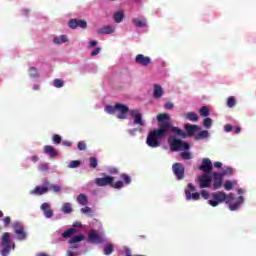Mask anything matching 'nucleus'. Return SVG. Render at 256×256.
I'll list each match as a JSON object with an SVG mask.
<instances>
[{
    "mask_svg": "<svg viewBox=\"0 0 256 256\" xmlns=\"http://www.w3.org/2000/svg\"><path fill=\"white\" fill-rule=\"evenodd\" d=\"M97 241V231H92L88 236V243H93Z\"/></svg>",
    "mask_w": 256,
    "mask_h": 256,
    "instance_id": "nucleus-36",
    "label": "nucleus"
},
{
    "mask_svg": "<svg viewBox=\"0 0 256 256\" xmlns=\"http://www.w3.org/2000/svg\"><path fill=\"white\" fill-rule=\"evenodd\" d=\"M62 211L66 215L73 212V208L71 207V203H64L62 205Z\"/></svg>",
    "mask_w": 256,
    "mask_h": 256,
    "instance_id": "nucleus-32",
    "label": "nucleus"
},
{
    "mask_svg": "<svg viewBox=\"0 0 256 256\" xmlns=\"http://www.w3.org/2000/svg\"><path fill=\"white\" fill-rule=\"evenodd\" d=\"M116 111H118L120 114L117 115L118 119H125V114L129 113V107L127 105L117 103L116 104Z\"/></svg>",
    "mask_w": 256,
    "mask_h": 256,
    "instance_id": "nucleus-17",
    "label": "nucleus"
},
{
    "mask_svg": "<svg viewBox=\"0 0 256 256\" xmlns=\"http://www.w3.org/2000/svg\"><path fill=\"white\" fill-rule=\"evenodd\" d=\"M224 130L226 131V133H231V131H233V126H231V124H226L224 126Z\"/></svg>",
    "mask_w": 256,
    "mask_h": 256,
    "instance_id": "nucleus-52",
    "label": "nucleus"
},
{
    "mask_svg": "<svg viewBox=\"0 0 256 256\" xmlns=\"http://www.w3.org/2000/svg\"><path fill=\"white\" fill-rule=\"evenodd\" d=\"M201 196L203 197V199H209V192H207V190H202Z\"/></svg>",
    "mask_w": 256,
    "mask_h": 256,
    "instance_id": "nucleus-55",
    "label": "nucleus"
},
{
    "mask_svg": "<svg viewBox=\"0 0 256 256\" xmlns=\"http://www.w3.org/2000/svg\"><path fill=\"white\" fill-rule=\"evenodd\" d=\"M14 233L18 236L20 241H23L27 238V234L25 233V229L19 223L14 224Z\"/></svg>",
    "mask_w": 256,
    "mask_h": 256,
    "instance_id": "nucleus-16",
    "label": "nucleus"
},
{
    "mask_svg": "<svg viewBox=\"0 0 256 256\" xmlns=\"http://www.w3.org/2000/svg\"><path fill=\"white\" fill-rule=\"evenodd\" d=\"M53 85L54 87H56L57 89H61V87H63V85H65V82L61 79H55L53 81Z\"/></svg>",
    "mask_w": 256,
    "mask_h": 256,
    "instance_id": "nucleus-37",
    "label": "nucleus"
},
{
    "mask_svg": "<svg viewBox=\"0 0 256 256\" xmlns=\"http://www.w3.org/2000/svg\"><path fill=\"white\" fill-rule=\"evenodd\" d=\"M108 172L110 173V175H117L119 173V169H117V168H110L108 170Z\"/></svg>",
    "mask_w": 256,
    "mask_h": 256,
    "instance_id": "nucleus-53",
    "label": "nucleus"
},
{
    "mask_svg": "<svg viewBox=\"0 0 256 256\" xmlns=\"http://www.w3.org/2000/svg\"><path fill=\"white\" fill-rule=\"evenodd\" d=\"M76 200L80 205H83V206L87 205V195L85 194L78 195Z\"/></svg>",
    "mask_w": 256,
    "mask_h": 256,
    "instance_id": "nucleus-31",
    "label": "nucleus"
},
{
    "mask_svg": "<svg viewBox=\"0 0 256 256\" xmlns=\"http://www.w3.org/2000/svg\"><path fill=\"white\" fill-rule=\"evenodd\" d=\"M10 223H11V217L6 216L4 218V227H9Z\"/></svg>",
    "mask_w": 256,
    "mask_h": 256,
    "instance_id": "nucleus-51",
    "label": "nucleus"
},
{
    "mask_svg": "<svg viewBox=\"0 0 256 256\" xmlns=\"http://www.w3.org/2000/svg\"><path fill=\"white\" fill-rule=\"evenodd\" d=\"M44 153L49 155L52 159L57 157V150L53 146H44Z\"/></svg>",
    "mask_w": 256,
    "mask_h": 256,
    "instance_id": "nucleus-21",
    "label": "nucleus"
},
{
    "mask_svg": "<svg viewBox=\"0 0 256 256\" xmlns=\"http://www.w3.org/2000/svg\"><path fill=\"white\" fill-rule=\"evenodd\" d=\"M31 161H33V163H37V161H39V156L37 155L32 156Z\"/></svg>",
    "mask_w": 256,
    "mask_h": 256,
    "instance_id": "nucleus-57",
    "label": "nucleus"
},
{
    "mask_svg": "<svg viewBox=\"0 0 256 256\" xmlns=\"http://www.w3.org/2000/svg\"><path fill=\"white\" fill-rule=\"evenodd\" d=\"M29 76L30 77H39V71L35 67L29 68Z\"/></svg>",
    "mask_w": 256,
    "mask_h": 256,
    "instance_id": "nucleus-38",
    "label": "nucleus"
},
{
    "mask_svg": "<svg viewBox=\"0 0 256 256\" xmlns=\"http://www.w3.org/2000/svg\"><path fill=\"white\" fill-rule=\"evenodd\" d=\"M105 111L107 113H109V115H113L115 114V111H117V104H115L114 106L112 105H108L105 107Z\"/></svg>",
    "mask_w": 256,
    "mask_h": 256,
    "instance_id": "nucleus-34",
    "label": "nucleus"
},
{
    "mask_svg": "<svg viewBox=\"0 0 256 256\" xmlns=\"http://www.w3.org/2000/svg\"><path fill=\"white\" fill-rule=\"evenodd\" d=\"M62 144L64 145V147H71L70 141H63Z\"/></svg>",
    "mask_w": 256,
    "mask_h": 256,
    "instance_id": "nucleus-58",
    "label": "nucleus"
},
{
    "mask_svg": "<svg viewBox=\"0 0 256 256\" xmlns=\"http://www.w3.org/2000/svg\"><path fill=\"white\" fill-rule=\"evenodd\" d=\"M98 187H112V189H123L125 184L123 181L118 180L115 182V178L113 176H105L103 178H97Z\"/></svg>",
    "mask_w": 256,
    "mask_h": 256,
    "instance_id": "nucleus-3",
    "label": "nucleus"
},
{
    "mask_svg": "<svg viewBox=\"0 0 256 256\" xmlns=\"http://www.w3.org/2000/svg\"><path fill=\"white\" fill-rule=\"evenodd\" d=\"M200 115L201 117H209V108L207 106H204L200 109Z\"/></svg>",
    "mask_w": 256,
    "mask_h": 256,
    "instance_id": "nucleus-40",
    "label": "nucleus"
},
{
    "mask_svg": "<svg viewBox=\"0 0 256 256\" xmlns=\"http://www.w3.org/2000/svg\"><path fill=\"white\" fill-rule=\"evenodd\" d=\"M236 101H235V97H233V96H230L228 99H227V105H228V107H235V105H236Z\"/></svg>",
    "mask_w": 256,
    "mask_h": 256,
    "instance_id": "nucleus-41",
    "label": "nucleus"
},
{
    "mask_svg": "<svg viewBox=\"0 0 256 256\" xmlns=\"http://www.w3.org/2000/svg\"><path fill=\"white\" fill-rule=\"evenodd\" d=\"M198 181L200 189H207L211 187V181H213V178L207 174H202L198 177Z\"/></svg>",
    "mask_w": 256,
    "mask_h": 256,
    "instance_id": "nucleus-9",
    "label": "nucleus"
},
{
    "mask_svg": "<svg viewBox=\"0 0 256 256\" xmlns=\"http://www.w3.org/2000/svg\"><path fill=\"white\" fill-rule=\"evenodd\" d=\"M79 151H85V149H87V144H85L84 141H80L78 142V145H77Z\"/></svg>",
    "mask_w": 256,
    "mask_h": 256,
    "instance_id": "nucleus-47",
    "label": "nucleus"
},
{
    "mask_svg": "<svg viewBox=\"0 0 256 256\" xmlns=\"http://www.w3.org/2000/svg\"><path fill=\"white\" fill-rule=\"evenodd\" d=\"M67 256H77V255H75L71 250H68L67 251Z\"/></svg>",
    "mask_w": 256,
    "mask_h": 256,
    "instance_id": "nucleus-62",
    "label": "nucleus"
},
{
    "mask_svg": "<svg viewBox=\"0 0 256 256\" xmlns=\"http://www.w3.org/2000/svg\"><path fill=\"white\" fill-rule=\"evenodd\" d=\"M124 18H125V14L123 13V11H117L116 13H114L115 23H121Z\"/></svg>",
    "mask_w": 256,
    "mask_h": 256,
    "instance_id": "nucleus-27",
    "label": "nucleus"
},
{
    "mask_svg": "<svg viewBox=\"0 0 256 256\" xmlns=\"http://www.w3.org/2000/svg\"><path fill=\"white\" fill-rule=\"evenodd\" d=\"M13 242H11V234L9 232H5L2 235L1 245H2V256H9V253H11V245Z\"/></svg>",
    "mask_w": 256,
    "mask_h": 256,
    "instance_id": "nucleus-6",
    "label": "nucleus"
},
{
    "mask_svg": "<svg viewBox=\"0 0 256 256\" xmlns=\"http://www.w3.org/2000/svg\"><path fill=\"white\" fill-rule=\"evenodd\" d=\"M120 179H122L126 185H131V182L133 181L131 179V176H129L128 174H125V173L120 175Z\"/></svg>",
    "mask_w": 256,
    "mask_h": 256,
    "instance_id": "nucleus-33",
    "label": "nucleus"
},
{
    "mask_svg": "<svg viewBox=\"0 0 256 256\" xmlns=\"http://www.w3.org/2000/svg\"><path fill=\"white\" fill-rule=\"evenodd\" d=\"M211 197L213 200L208 201L211 207H217V205H219L220 203L226 202V204L229 205L230 211H237L239 209V206L243 205L244 201L243 196H239L237 201L234 204H231L235 199V195H233V193L226 194L223 191L212 193Z\"/></svg>",
    "mask_w": 256,
    "mask_h": 256,
    "instance_id": "nucleus-2",
    "label": "nucleus"
},
{
    "mask_svg": "<svg viewBox=\"0 0 256 256\" xmlns=\"http://www.w3.org/2000/svg\"><path fill=\"white\" fill-rule=\"evenodd\" d=\"M68 27H70V29H77V27H80L81 29H87V21L81 19H71L68 22Z\"/></svg>",
    "mask_w": 256,
    "mask_h": 256,
    "instance_id": "nucleus-11",
    "label": "nucleus"
},
{
    "mask_svg": "<svg viewBox=\"0 0 256 256\" xmlns=\"http://www.w3.org/2000/svg\"><path fill=\"white\" fill-rule=\"evenodd\" d=\"M40 209L43 210L44 217H46V219H51V217H53V210L51 209V204L45 202L41 205Z\"/></svg>",
    "mask_w": 256,
    "mask_h": 256,
    "instance_id": "nucleus-18",
    "label": "nucleus"
},
{
    "mask_svg": "<svg viewBox=\"0 0 256 256\" xmlns=\"http://www.w3.org/2000/svg\"><path fill=\"white\" fill-rule=\"evenodd\" d=\"M90 167L95 169L97 167V158H90Z\"/></svg>",
    "mask_w": 256,
    "mask_h": 256,
    "instance_id": "nucleus-49",
    "label": "nucleus"
},
{
    "mask_svg": "<svg viewBox=\"0 0 256 256\" xmlns=\"http://www.w3.org/2000/svg\"><path fill=\"white\" fill-rule=\"evenodd\" d=\"M97 243H104V245L100 246L103 255L109 256L115 251V245L113 243L107 242V238H105V235L101 233H97Z\"/></svg>",
    "mask_w": 256,
    "mask_h": 256,
    "instance_id": "nucleus-4",
    "label": "nucleus"
},
{
    "mask_svg": "<svg viewBox=\"0 0 256 256\" xmlns=\"http://www.w3.org/2000/svg\"><path fill=\"white\" fill-rule=\"evenodd\" d=\"M172 170H173V173H174L176 179H178V181H181L182 179H184L185 166H183V164H181V163L173 164Z\"/></svg>",
    "mask_w": 256,
    "mask_h": 256,
    "instance_id": "nucleus-8",
    "label": "nucleus"
},
{
    "mask_svg": "<svg viewBox=\"0 0 256 256\" xmlns=\"http://www.w3.org/2000/svg\"><path fill=\"white\" fill-rule=\"evenodd\" d=\"M185 129H186L189 137H193V135H195V132L199 131V129H201V128H199V126H197V125L187 124L185 126Z\"/></svg>",
    "mask_w": 256,
    "mask_h": 256,
    "instance_id": "nucleus-22",
    "label": "nucleus"
},
{
    "mask_svg": "<svg viewBox=\"0 0 256 256\" xmlns=\"http://www.w3.org/2000/svg\"><path fill=\"white\" fill-rule=\"evenodd\" d=\"M38 169H39V171H42V172L49 171V164H47V163H40L38 165Z\"/></svg>",
    "mask_w": 256,
    "mask_h": 256,
    "instance_id": "nucleus-42",
    "label": "nucleus"
},
{
    "mask_svg": "<svg viewBox=\"0 0 256 256\" xmlns=\"http://www.w3.org/2000/svg\"><path fill=\"white\" fill-rule=\"evenodd\" d=\"M137 131H138V129L134 128V129L130 130V134L135 135V133H137Z\"/></svg>",
    "mask_w": 256,
    "mask_h": 256,
    "instance_id": "nucleus-61",
    "label": "nucleus"
},
{
    "mask_svg": "<svg viewBox=\"0 0 256 256\" xmlns=\"http://www.w3.org/2000/svg\"><path fill=\"white\" fill-rule=\"evenodd\" d=\"M195 191H197L195 185L188 183L187 188L185 189L186 201H199L201 199V194Z\"/></svg>",
    "mask_w": 256,
    "mask_h": 256,
    "instance_id": "nucleus-7",
    "label": "nucleus"
},
{
    "mask_svg": "<svg viewBox=\"0 0 256 256\" xmlns=\"http://www.w3.org/2000/svg\"><path fill=\"white\" fill-rule=\"evenodd\" d=\"M135 63H137V65H141L142 67H147L148 65H151V58L143 54H138L135 57Z\"/></svg>",
    "mask_w": 256,
    "mask_h": 256,
    "instance_id": "nucleus-13",
    "label": "nucleus"
},
{
    "mask_svg": "<svg viewBox=\"0 0 256 256\" xmlns=\"http://www.w3.org/2000/svg\"><path fill=\"white\" fill-rule=\"evenodd\" d=\"M36 256H49V255H47L46 253H38L36 254Z\"/></svg>",
    "mask_w": 256,
    "mask_h": 256,
    "instance_id": "nucleus-64",
    "label": "nucleus"
},
{
    "mask_svg": "<svg viewBox=\"0 0 256 256\" xmlns=\"http://www.w3.org/2000/svg\"><path fill=\"white\" fill-rule=\"evenodd\" d=\"M99 35H111L115 33V26H104L98 30Z\"/></svg>",
    "mask_w": 256,
    "mask_h": 256,
    "instance_id": "nucleus-19",
    "label": "nucleus"
},
{
    "mask_svg": "<svg viewBox=\"0 0 256 256\" xmlns=\"http://www.w3.org/2000/svg\"><path fill=\"white\" fill-rule=\"evenodd\" d=\"M224 189H226V191H231V189H233V182L227 180L224 184Z\"/></svg>",
    "mask_w": 256,
    "mask_h": 256,
    "instance_id": "nucleus-45",
    "label": "nucleus"
},
{
    "mask_svg": "<svg viewBox=\"0 0 256 256\" xmlns=\"http://www.w3.org/2000/svg\"><path fill=\"white\" fill-rule=\"evenodd\" d=\"M132 23H134L135 27H139V28L147 27V19H145V17L134 18L132 20Z\"/></svg>",
    "mask_w": 256,
    "mask_h": 256,
    "instance_id": "nucleus-20",
    "label": "nucleus"
},
{
    "mask_svg": "<svg viewBox=\"0 0 256 256\" xmlns=\"http://www.w3.org/2000/svg\"><path fill=\"white\" fill-rule=\"evenodd\" d=\"M164 107H165V109L170 111L171 109H173L174 104H173V102H167V103L164 104Z\"/></svg>",
    "mask_w": 256,
    "mask_h": 256,
    "instance_id": "nucleus-50",
    "label": "nucleus"
},
{
    "mask_svg": "<svg viewBox=\"0 0 256 256\" xmlns=\"http://www.w3.org/2000/svg\"><path fill=\"white\" fill-rule=\"evenodd\" d=\"M169 131H173V133H176V135H179V137H183V139L187 137V134H185V132L173 126L171 122H163L159 124L158 129H154L148 134L146 138V144L148 145V147H151L152 149L161 147L160 141L161 139H165L167 137Z\"/></svg>",
    "mask_w": 256,
    "mask_h": 256,
    "instance_id": "nucleus-1",
    "label": "nucleus"
},
{
    "mask_svg": "<svg viewBox=\"0 0 256 256\" xmlns=\"http://www.w3.org/2000/svg\"><path fill=\"white\" fill-rule=\"evenodd\" d=\"M220 174L225 177L226 175H233V168L227 167L223 172H220Z\"/></svg>",
    "mask_w": 256,
    "mask_h": 256,
    "instance_id": "nucleus-44",
    "label": "nucleus"
},
{
    "mask_svg": "<svg viewBox=\"0 0 256 256\" xmlns=\"http://www.w3.org/2000/svg\"><path fill=\"white\" fill-rule=\"evenodd\" d=\"M199 170L204 173H211V171H213V163H211L209 158H204L202 160V165L199 166Z\"/></svg>",
    "mask_w": 256,
    "mask_h": 256,
    "instance_id": "nucleus-14",
    "label": "nucleus"
},
{
    "mask_svg": "<svg viewBox=\"0 0 256 256\" xmlns=\"http://www.w3.org/2000/svg\"><path fill=\"white\" fill-rule=\"evenodd\" d=\"M48 191H54V193H59V191H61V186L56 184H49Z\"/></svg>",
    "mask_w": 256,
    "mask_h": 256,
    "instance_id": "nucleus-35",
    "label": "nucleus"
},
{
    "mask_svg": "<svg viewBox=\"0 0 256 256\" xmlns=\"http://www.w3.org/2000/svg\"><path fill=\"white\" fill-rule=\"evenodd\" d=\"M81 212L84 213L85 215L90 214L91 213V208L86 206V207L81 209Z\"/></svg>",
    "mask_w": 256,
    "mask_h": 256,
    "instance_id": "nucleus-54",
    "label": "nucleus"
},
{
    "mask_svg": "<svg viewBox=\"0 0 256 256\" xmlns=\"http://www.w3.org/2000/svg\"><path fill=\"white\" fill-rule=\"evenodd\" d=\"M158 123H168L167 121H169V119H171V117L169 116V114L167 113H161V114H158L157 117H156Z\"/></svg>",
    "mask_w": 256,
    "mask_h": 256,
    "instance_id": "nucleus-24",
    "label": "nucleus"
},
{
    "mask_svg": "<svg viewBox=\"0 0 256 256\" xmlns=\"http://www.w3.org/2000/svg\"><path fill=\"white\" fill-rule=\"evenodd\" d=\"M185 119H187L188 121L197 122L199 121V115H197V113L195 112H188L187 114H185Z\"/></svg>",
    "mask_w": 256,
    "mask_h": 256,
    "instance_id": "nucleus-26",
    "label": "nucleus"
},
{
    "mask_svg": "<svg viewBox=\"0 0 256 256\" xmlns=\"http://www.w3.org/2000/svg\"><path fill=\"white\" fill-rule=\"evenodd\" d=\"M223 175L220 174V172H213L212 173V180H213V188L215 190L221 189L223 186Z\"/></svg>",
    "mask_w": 256,
    "mask_h": 256,
    "instance_id": "nucleus-10",
    "label": "nucleus"
},
{
    "mask_svg": "<svg viewBox=\"0 0 256 256\" xmlns=\"http://www.w3.org/2000/svg\"><path fill=\"white\" fill-rule=\"evenodd\" d=\"M97 45V41L93 40L89 43V47H95Z\"/></svg>",
    "mask_w": 256,
    "mask_h": 256,
    "instance_id": "nucleus-59",
    "label": "nucleus"
},
{
    "mask_svg": "<svg viewBox=\"0 0 256 256\" xmlns=\"http://www.w3.org/2000/svg\"><path fill=\"white\" fill-rule=\"evenodd\" d=\"M163 97V88L159 84L154 85V99H160Z\"/></svg>",
    "mask_w": 256,
    "mask_h": 256,
    "instance_id": "nucleus-23",
    "label": "nucleus"
},
{
    "mask_svg": "<svg viewBox=\"0 0 256 256\" xmlns=\"http://www.w3.org/2000/svg\"><path fill=\"white\" fill-rule=\"evenodd\" d=\"M76 231L77 229L70 228L62 233V237H64V239H69V237H73V235H75Z\"/></svg>",
    "mask_w": 256,
    "mask_h": 256,
    "instance_id": "nucleus-28",
    "label": "nucleus"
},
{
    "mask_svg": "<svg viewBox=\"0 0 256 256\" xmlns=\"http://www.w3.org/2000/svg\"><path fill=\"white\" fill-rule=\"evenodd\" d=\"M45 193H49V182H45L44 186H36L30 191V195H45Z\"/></svg>",
    "mask_w": 256,
    "mask_h": 256,
    "instance_id": "nucleus-12",
    "label": "nucleus"
},
{
    "mask_svg": "<svg viewBox=\"0 0 256 256\" xmlns=\"http://www.w3.org/2000/svg\"><path fill=\"white\" fill-rule=\"evenodd\" d=\"M211 125H213V120L211 118H205L203 122V126L206 129H211Z\"/></svg>",
    "mask_w": 256,
    "mask_h": 256,
    "instance_id": "nucleus-39",
    "label": "nucleus"
},
{
    "mask_svg": "<svg viewBox=\"0 0 256 256\" xmlns=\"http://www.w3.org/2000/svg\"><path fill=\"white\" fill-rule=\"evenodd\" d=\"M52 141L53 143H55L56 145H59L62 141V138L61 136H59L58 134H55L53 137H52Z\"/></svg>",
    "mask_w": 256,
    "mask_h": 256,
    "instance_id": "nucleus-46",
    "label": "nucleus"
},
{
    "mask_svg": "<svg viewBox=\"0 0 256 256\" xmlns=\"http://www.w3.org/2000/svg\"><path fill=\"white\" fill-rule=\"evenodd\" d=\"M234 131H235L236 134L241 133V127H236V128L234 129Z\"/></svg>",
    "mask_w": 256,
    "mask_h": 256,
    "instance_id": "nucleus-60",
    "label": "nucleus"
},
{
    "mask_svg": "<svg viewBox=\"0 0 256 256\" xmlns=\"http://www.w3.org/2000/svg\"><path fill=\"white\" fill-rule=\"evenodd\" d=\"M69 39L67 38V35H60L59 37H55L53 39V43L56 45H61L62 43H67Z\"/></svg>",
    "mask_w": 256,
    "mask_h": 256,
    "instance_id": "nucleus-25",
    "label": "nucleus"
},
{
    "mask_svg": "<svg viewBox=\"0 0 256 256\" xmlns=\"http://www.w3.org/2000/svg\"><path fill=\"white\" fill-rule=\"evenodd\" d=\"M209 137V131L207 130H202L200 133H198L195 136L196 141H199L200 139H207Z\"/></svg>",
    "mask_w": 256,
    "mask_h": 256,
    "instance_id": "nucleus-30",
    "label": "nucleus"
},
{
    "mask_svg": "<svg viewBox=\"0 0 256 256\" xmlns=\"http://www.w3.org/2000/svg\"><path fill=\"white\" fill-rule=\"evenodd\" d=\"M79 241H85V236L83 235L74 236L69 240V243L70 245H75V243H79Z\"/></svg>",
    "mask_w": 256,
    "mask_h": 256,
    "instance_id": "nucleus-29",
    "label": "nucleus"
},
{
    "mask_svg": "<svg viewBox=\"0 0 256 256\" xmlns=\"http://www.w3.org/2000/svg\"><path fill=\"white\" fill-rule=\"evenodd\" d=\"M95 55H97V49H95V50L92 51V53H91V56H92V57H95Z\"/></svg>",
    "mask_w": 256,
    "mask_h": 256,
    "instance_id": "nucleus-63",
    "label": "nucleus"
},
{
    "mask_svg": "<svg viewBox=\"0 0 256 256\" xmlns=\"http://www.w3.org/2000/svg\"><path fill=\"white\" fill-rule=\"evenodd\" d=\"M180 156H181L183 159H185V160L191 159V153H189V152H182V153L180 154Z\"/></svg>",
    "mask_w": 256,
    "mask_h": 256,
    "instance_id": "nucleus-48",
    "label": "nucleus"
},
{
    "mask_svg": "<svg viewBox=\"0 0 256 256\" xmlns=\"http://www.w3.org/2000/svg\"><path fill=\"white\" fill-rule=\"evenodd\" d=\"M171 140H169L170 143V151H187L189 150V143L183 142L180 139L175 138V136L170 137Z\"/></svg>",
    "mask_w": 256,
    "mask_h": 256,
    "instance_id": "nucleus-5",
    "label": "nucleus"
},
{
    "mask_svg": "<svg viewBox=\"0 0 256 256\" xmlns=\"http://www.w3.org/2000/svg\"><path fill=\"white\" fill-rule=\"evenodd\" d=\"M130 115L134 117V125H140V127H145V122L139 110H130Z\"/></svg>",
    "mask_w": 256,
    "mask_h": 256,
    "instance_id": "nucleus-15",
    "label": "nucleus"
},
{
    "mask_svg": "<svg viewBox=\"0 0 256 256\" xmlns=\"http://www.w3.org/2000/svg\"><path fill=\"white\" fill-rule=\"evenodd\" d=\"M81 165V162L79 160H73L70 162L69 167L70 169H77Z\"/></svg>",
    "mask_w": 256,
    "mask_h": 256,
    "instance_id": "nucleus-43",
    "label": "nucleus"
},
{
    "mask_svg": "<svg viewBox=\"0 0 256 256\" xmlns=\"http://www.w3.org/2000/svg\"><path fill=\"white\" fill-rule=\"evenodd\" d=\"M214 167H216V169H221V167H223V163H221V162H214Z\"/></svg>",
    "mask_w": 256,
    "mask_h": 256,
    "instance_id": "nucleus-56",
    "label": "nucleus"
}]
</instances>
